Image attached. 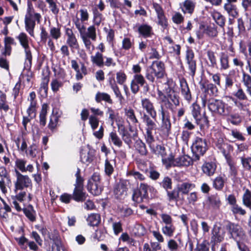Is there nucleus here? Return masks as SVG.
<instances>
[{"mask_svg": "<svg viewBox=\"0 0 251 251\" xmlns=\"http://www.w3.org/2000/svg\"><path fill=\"white\" fill-rule=\"evenodd\" d=\"M151 116L146 114L142 117L143 123L145 125L146 135L145 138L147 142L153 140V133H155L157 126Z\"/></svg>", "mask_w": 251, "mask_h": 251, "instance_id": "20e7f679", "label": "nucleus"}, {"mask_svg": "<svg viewBox=\"0 0 251 251\" xmlns=\"http://www.w3.org/2000/svg\"><path fill=\"white\" fill-rule=\"evenodd\" d=\"M152 6L157 15L158 24L161 25L163 29L166 28L168 26V22L162 6L155 2H152Z\"/></svg>", "mask_w": 251, "mask_h": 251, "instance_id": "9b49d317", "label": "nucleus"}, {"mask_svg": "<svg viewBox=\"0 0 251 251\" xmlns=\"http://www.w3.org/2000/svg\"><path fill=\"white\" fill-rule=\"evenodd\" d=\"M217 166L214 162H206L201 167L202 172L209 176H213L216 171Z\"/></svg>", "mask_w": 251, "mask_h": 251, "instance_id": "393cba45", "label": "nucleus"}, {"mask_svg": "<svg viewBox=\"0 0 251 251\" xmlns=\"http://www.w3.org/2000/svg\"><path fill=\"white\" fill-rule=\"evenodd\" d=\"M127 79L126 74L122 71H120L116 73V80L120 85H124Z\"/></svg>", "mask_w": 251, "mask_h": 251, "instance_id": "13d9d810", "label": "nucleus"}, {"mask_svg": "<svg viewBox=\"0 0 251 251\" xmlns=\"http://www.w3.org/2000/svg\"><path fill=\"white\" fill-rule=\"evenodd\" d=\"M23 210L30 221L34 222L36 220V212L31 205H28L26 207L23 208Z\"/></svg>", "mask_w": 251, "mask_h": 251, "instance_id": "2f4dec72", "label": "nucleus"}, {"mask_svg": "<svg viewBox=\"0 0 251 251\" xmlns=\"http://www.w3.org/2000/svg\"><path fill=\"white\" fill-rule=\"evenodd\" d=\"M76 28L78 30L80 36L90 38L92 41H96L97 39L96 29L94 25L89 26L86 30L84 24H82L81 21H77L76 23Z\"/></svg>", "mask_w": 251, "mask_h": 251, "instance_id": "6e6552de", "label": "nucleus"}, {"mask_svg": "<svg viewBox=\"0 0 251 251\" xmlns=\"http://www.w3.org/2000/svg\"><path fill=\"white\" fill-rule=\"evenodd\" d=\"M48 106L47 104H43L42 110L40 113V124L42 126H45L46 124V115L47 114Z\"/></svg>", "mask_w": 251, "mask_h": 251, "instance_id": "a19ab883", "label": "nucleus"}, {"mask_svg": "<svg viewBox=\"0 0 251 251\" xmlns=\"http://www.w3.org/2000/svg\"><path fill=\"white\" fill-rule=\"evenodd\" d=\"M186 59L187 65L189 70V74L193 77L196 74L197 69L196 61L194 59V54L192 50H187Z\"/></svg>", "mask_w": 251, "mask_h": 251, "instance_id": "dca6fc26", "label": "nucleus"}, {"mask_svg": "<svg viewBox=\"0 0 251 251\" xmlns=\"http://www.w3.org/2000/svg\"><path fill=\"white\" fill-rule=\"evenodd\" d=\"M80 18L79 19L78 18H76L75 19H73V22L76 26V23H77V21L79 22L81 21L82 24H84L83 22L85 21H87L89 18V14L88 12V10L86 9H81L79 10Z\"/></svg>", "mask_w": 251, "mask_h": 251, "instance_id": "e433bc0d", "label": "nucleus"}, {"mask_svg": "<svg viewBox=\"0 0 251 251\" xmlns=\"http://www.w3.org/2000/svg\"><path fill=\"white\" fill-rule=\"evenodd\" d=\"M196 3L192 0H185L180 4V8L184 14H192L194 11Z\"/></svg>", "mask_w": 251, "mask_h": 251, "instance_id": "6ab92c4d", "label": "nucleus"}, {"mask_svg": "<svg viewBox=\"0 0 251 251\" xmlns=\"http://www.w3.org/2000/svg\"><path fill=\"white\" fill-rule=\"evenodd\" d=\"M225 183V180L224 178L221 176H218L216 177L213 181V187L217 190H221Z\"/></svg>", "mask_w": 251, "mask_h": 251, "instance_id": "5fc2aeb1", "label": "nucleus"}, {"mask_svg": "<svg viewBox=\"0 0 251 251\" xmlns=\"http://www.w3.org/2000/svg\"><path fill=\"white\" fill-rule=\"evenodd\" d=\"M242 82L246 87V90L251 88V76L245 72L243 73Z\"/></svg>", "mask_w": 251, "mask_h": 251, "instance_id": "69168bd1", "label": "nucleus"}, {"mask_svg": "<svg viewBox=\"0 0 251 251\" xmlns=\"http://www.w3.org/2000/svg\"><path fill=\"white\" fill-rule=\"evenodd\" d=\"M127 188L126 182H122L118 184L114 189V194L116 198L122 199L126 195Z\"/></svg>", "mask_w": 251, "mask_h": 251, "instance_id": "5701e85b", "label": "nucleus"}, {"mask_svg": "<svg viewBox=\"0 0 251 251\" xmlns=\"http://www.w3.org/2000/svg\"><path fill=\"white\" fill-rule=\"evenodd\" d=\"M147 143L149 145L151 150L153 153L156 154H160V155L162 156V157L164 156V155L165 154L164 147L161 145H156L155 144L154 138L153 139V141H151V143Z\"/></svg>", "mask_w": 251, "mask_h": 251, "instance_id": "c756f323", "label": "nucleus"}, {"mask_svg": "<svg viewBox=\"0 0 251 251\" xmlns=\"http://www.w3.org/2000/svg\"><path fill=\"white\" fill-rule=\"evenodd\" d=\"M226 229L229 238L234 240L237 243L242 242L246 238L243 228L238 224L229 222L226 226Z\"/></svg>", "mask_w": 251, "mask_h": 251, "instance_id": "f03ea898", "label": "nucleus"}, {"mask_svg": "<svg viewBox=\"0 0 251 251\" xmlns=\"http://www.w3.org/2000/svg\"><path fill=\"white\" fill-rule=\"evenodd\" d=\"M133 231L134 234L138 236H143L146 233L145 227L143 225L139 224L135 225Z\"/></svg>", "mask_w": 251, "mask_h": 251, "instance_id": "c03bdc74", "label": "nucleus"}, {"mask_svg": "<svg viewBox=\"0 0 251 251\" xmlns=\"http://www.w3.org/2000/svg\"><path fill=\"white\" fill-rule=\"evenodd\" d=\"M71 63L72 68L76 72V79L78 80L82 79L83 75L87 74V69L84 64H81V68L79 69V65L75 60H72Z\"/></svg>", "mask_w": 251, "mask_h": 251, "instance_id": "f3484780", "label": "nucleus"}, {"mask_svg": "<svg viewBox=\"0 0 251 251\" xmlns=\"http://www.w3.org/2000/svg\"><path fill=\"white\" fill-rule=\"evenodd\" d=\"M87 221L91 226H98L100 221V217L98 214H91L88 217Z\"/></svg>", "mask_w": 251, "mask_h": 251, "instance_id": "4c0bfd02", "label": "nucleus"}, {"mask_svg": "<svg viewBox=\"0 0 251 251\" xmlns=\"http://www.w3.org/2000/svg\"><path fill=\"white\" fill-rule=\"evenodd\" d=\"M243 204L249 208H251V192L247 190L243 196Z\"/></svg>", "mask_w": 251, "mask_h": 251, "instance_id": "603ef678", "label": "nucleus"}, {"mask_svg": "<svg viewBox=\"0 0 251 251\" xmlns=\"http://www.w3.org/2000/svg\"><path fill=\"white\" fill-rule=\"evenodd\" d=\"M95 100L97 102H100L102 100L110 104H112L113 102L110 96L108 94L104 92H98L95 96Z\"/></svg>", "mask_w": 251, "mask_h": 251, "instance_id": "72a5a7b5", "label": "nucleus"}, {"mask_svg": "<svg viewBox=\"0 0 251 251\" xmlns=\"http://www.w3.org/2000/svg\"><path fill=\"white\" fill-rule=\"evenodd\" d=\"M132 199L134 201L137 203H141L143 201L144 199L147 198L143 195L139 189L137 188L134 189L133 191Z\"/></svg>", "mask_w": 251, "mask_h": 251, "instance_id": "58836bf2", "label": "nucleus"}, {"mask_svg": "<svg viewBox=\"0 0 251 251\" xmlns=\"http://www.w3.org/2000/svg\"><path fill=\"white\" fill-rule=\"evenodd\" d=\"M158 112L161 116V128L164 133L169 135L171 132V123L170 113L168 110L159 109Z\"/></svg>", "mask_w": 251, "mask_h": 251, "instance_id": "1a4fd4ad", "label": "nucleus"}, {"mask_svg": "<svg viewBox=\"0 0 251 251\" xmlns=\"http://www.w3.org/2000/svg\"><path fill=\"white\" fill-rule=\"evenodd\" d=\"M88 190L93 195L95 196L99 195L102 191L101 184L94 183L88 182L87 184Z\"/></svg>", "mask_w": 251, "mask_h": 251, "instance_id": "cd10ccee", "label": "nucleus"}, {"mask_svg": "<svg viewBox=\"0 0 251 251\" xmlns=\"http://www.w3.org/2000/svg\"><path fill=\"white\" fill-rule=\"evenodd\" d=\"M180 86L181 88V93L184 98L187 101L191 100L192 96L188 85L184 78L180 80Z\"/></svg>", "mask_w": 251, "mask_h": 251, "instance_id": "aec40b11", "label": "nucleus"}, {"mask_svg": "<svg viewBox=\"0 0 251 251\" xmlns=\"http://www.w3.org/2000/svg\"><path fill=\"white\" fill-rule=\"evenodd\" d=\"M109 137L110 139L114 145L118 147H121L122 146V141L116 132H111L110 133Z\"/></svg>", "mask_w": 251, "mask_h": 251, "instance_id": "8fccbe9b", "label": "nucleus"}, {"mask_svg": "<svg viewBox=\"0 0 251 251\" xmlns=\"http://www.w3.org/2000/svg\"><path fill=\"white\" fill-rule=\"evenodd\" d=\"M73 199L76 201H83L86 199V193L83 192V188L75 187L73 194Z\"/></svg>", "mask_w": 251, "mask_h": 251, "instance_id": "bb28decb", "label": "nucleus"}, {"mask_svg": "<svg viewBox=\"0 0 251 251\" xmlns=\"http://www.w3.org/2000/svg\"><path fill=\"white\" fill-rule=\"evenodd\" d=\"M207 204L209 208H219L221 205L220 197L217 194L210 196L207 199Z\"/></svg>", "mask_w": 251, "mask_h": 251, "instance_id": "4be33fe9", "label": "nucleus"}, {"mask_svg": "<svg viewBox=\"0 0 251 251\" xmlns=\"http://www.w3.org/2000/svg\"><path fill=\"white\" fill-rule=\"evenodd\" d=\"M143 87L144 92L149 91V86L144 77L141 74H135L130 83V89L132 93L135 94L139 91V86Z\"/></svg>", "mask_w": 251, "mask_h": 251, "instance_id": "423d86ee", "label": "nucleus"}, {"mask_svg": "<svg viewBox=\"0 0 251 251\" xmlns=\"http://www.w3.org/2000/svg\"><path fill=\"white\" fill-rule=\"evenodd\" d=\"M25 23L26 31L30 36H33L35 22L33 19V12L31 9L27 10V13L25 16Z\"/></svg>", "mask_w": 251, "mask_h": 251, "instance_id": "2eb2a0df", "label": "nucleus"}, {"mask_svg": "<svg viewBox=\"0 0 251 251\" xmlns=\"http://www.w3.org/2000/svg\"><path fill=\"white\" fill-rule=\"evenodd\" d=\"M192 164L191 158L187 155H183L175 158L174 160V166H189Z\"/></svg>", "mask_w": 251, "mask_h": 251, "instance_id": "412c9836", "label": "nucleus"}, {"mask_svg": "<svg viewBox=\"0 0 251 251\" xmlns=\"http://www.w3.org/2000/svg\"><path fill=\"white\" fill-rule=\"evenodd\" d=\"M17 39L19 40L21 45L24 48L29 47L28 39L25 33L24 32L21 33L17 37Z\"/></svg>", "mask_w": 251, "mask_h": 251, "instance_id": "de8ad7c7", "label": "nucleus"}, {"mask_svg": "<svg viewBox=\"0 0 251 251\" xmlns=\"http://www.w3.org/2000/svg\"><path fill=\"white\" fill-rule=\"evenodd\" d=\"M89 123L93 130H95L99 126V120L95 115H91L89 118Z\"/></svg>", "mask_w": 251, "mask_h": 251, "instance_id": "e2e57ef3", "label": "nucleus"}, {"mask_svg": "<svg viewBox=\"0 0 251 251\" xmlns=\"http://www.w3.org/2000/svg\"><path fill=\"white\" fill-rule=\"evenodd\" d=\"M237 2V0H225L223 8L229 16L235 18L238 15Z\"/></svg>", "mask_w": 251, "mask_h": 251, "instance_id": "4468645a", "label": "nucleus"}, {"mask_svg": "<svg viewBox=\"0 0 251 251\" xmlns=\"http://www.w3.org/2000/svg\"><path fill=\"white\" fill-rule=\"evenodd\" d=\"M125 113H126V115L127 117V118L133 124H136L138 122V121L135 116L134 110L133 109H126Z\"/></svg>", "mask_w": 251, "mask_h": 251, "instance_id": "bf43d9fd", "label": "nucleus"}, {"mask_svg": "<svg viewBox=\"0 0 251 251\" xmlns=\"http://www.w3.org/2000/svg\"><path fill=\"white\" fill-rule=\"evenodd\" d=\"M207 149L206 141L200 137H197L192 146L194 159L198 160L201 156L203 155Z\"/></svg>", "mask_w": 251, "mask_h": 251, "instance_id": "39448f33", "label": "nucleus"}, {"mask_svg": "<svg viewBox=\"0 0 251 251\" xmlns=\"http://www.w3.org/2000/svg\"><path fill=\"white\" fill-rule=\"evenodd\" d=\"M134 45L133 40H131L128 37H125L122 40V49L125 50H129Z\"/></svg>", "mask_w": 251, "mask_h": 251, "instance_id": "4d7b16f0", "label": "nucleus"}, {"mask_svg": "<svg viewBox=\"0 0 251 251\" xmlns=\"http://www.w3.org/2000/svg\"><path fill=\"white\" fill-rule=\"evenodd\" d=\"M160 185L166 191L171 189L172 188V180L169 176H165L163 180L160 182Z\"/></svg>", "mask_w": 251, "mask_h": 251, "instance_id": "37998d69", "label": "nucleus"}, {"mask_svg": "<svg viewBox=\"0 0 251 251\" xmlns=\"http://www.w3.org/2000/svg\"><path fill=\"white\" fill-rule=\"evenodd\" d=\"M0 176L1 179L0 180V188L3 193H5L7 191L6 188L5 186L4 181L3 178H8V173L5 168L3 167H0Z\"/></svg>", "mask_w": 251, "mask_h": 251, "instance_id": "473e14b6", "label": "nucleus"}, {"mask_svg": "<svg viewBox=\"0 0 251 251\" xmlns=\"http://www.w3.org/2000/svg\"><path fill=\"white\" fill-rule=\"evenodd\" d=\"M169 93L166 97H164L163 103H161L159 108L165 110L169 109L174 112L176 107L179 105V97L175 91H170Z\"/></svg>", "mask_w": 251, "mask_h": 251, "instance_id": "7ed1b4c3", "label": "nucleus"}, {"mask_svg": "<svg viewBox=\"0 0 251 251\" xmlns=\"http://www.w3.org/2000/svg\"><path fill=\"white\" fill-rule=\"evenodd\" d=\"M165 75V68L163 62L159 61H153L147 70L146 77L150 82H153L155 77L162 78Z\"/></svg>", "mask_w": 251, "mask_h": 251, "instance_id": "f257e3e1", "label": "nucleus"}, {"mask_svg": "<svg viewBox=\"0 0 251 251\" xmlns=\"http://www.w3.org/2000/svg\"><path fill=\"white\" fill-rule=\"evenodd\" d=\"M176 227L173 224L165 225L162 227V233L169 237H172L173 236Z\"/></svg>", "mask_w": 251, "mask_h": 251, "instance_id": "ea45409f", "label": "nucleus"}, {"mask_svg": "<svg viewBox=\"0 0 251 251\" xmlns=\"http://www.w3.org/2000/svg\"><path fill=\"white\" fill-rule=\"evenodd\" d=\"M137 31L139 34L144 38L151 37L153 35L152 27L146 24L139 25Z\"/></svg>", "mask_w": 251, "mask_h": 251, "instance_id": "a211bd4d", "label": "nucleus"}, {"mask_svg": "<svg viewBox=\"0 0 251 251\" xmlns=\"http://www.w3.org/2000/svg\"><path fill=\"white\" fill-rule=\"evenodd\" d=\"M54 75L59 78L64 79L66 74L65 70L60 66H56L52 68Z\"/></svg>", "mask_w": 251, "mask_h": 251, "instance_id": "6e6d98bb", "label": "nucleus"}, {"mask_svg": "<svg viewBox=\"0 0 251 251\" xmlns=\"http://www.w3.org/2000/svg\"><path fill=\"white\" fill-rule=\"evenodd\" d=\"M80 37L85 45V47L87 50L92 52V51L94 49V46L91 41V38L83 36H80Z\"/></svg>", "mask_w": 251, "mask_h": 251, "instance_id": "3c124183", "label": "nucleus"}, {"mask_svg": "<svg viewBox=\"0 0 251 251\" xmlns=\"http://www.w3.org/2000/svg\"><path fill=\"white\" fill-rule=\"evenodd\" d=\"M16 180L14 182V191L17 193L18 190H22L24 188H27L31 184V180L26 175H22L19 171L15 169Z\"/></svg>", "mask_w": 251, "mask_h": 251, "instance_id": "0eeeda50", "label": "nucleus"}, {"mask_svg": "<svg viewBox=\"0 0 251 251\" xmlns=\"http://www.w3.org/2000/svg\"><path fill=\"white\" fill-rule=\"evenodd\" d=\"M191 112L193 117L196 121L199 120L201 118V108L200 106L196 103H194L191 106Z\"/></svg>", "mask_w": 251, "mask_h": 251, "instance_id": "49530a36", "label": "nucleus"}, {"mask_svg": "<svg viewBox=\"0 0 251 251\" xmlns=\"http://www.w3.org/2000/svg\"><path fill=\"white\" fill-rule=\"evenodd\" d=\"M217 148L220 150V151L225 156H226L227 154L226 150V148L227 147L228 145L224 143L223 138H219L216 144Z\"/></svg>", "mask_w": 251, "mask_h": 251, "instance_id": "a18cd8bd", "label": "nucleus"}, {"mask_svg": "<svg viewBox=\"0 0 251 251\" xmlns=\"http://www.w3.org/2000/svg\"><path fill=\"white\" fill-rule=\"evenodd\" d=\"M204 32L207 34L209 36L214 37L217 35L218 31L217 28L214 26H208L204 29Z\"/></svg>", "mask_w": 251, "mask_h": 251, "instance_id": "774afa93", "label": "nucleus"}, {"mask_svg": "<svg viewBox=\"0 0 251 251\" xmlns=\"http://www.w3.org/2000/svg\"><path fill=\"white\" fill-rule=\"evenodd\" d=\"M166 191L168 199L169 201H177V199L179 196V192L178 191L174 190L172 191H169L168 190Z\"/></svg>", "mask_w": 251, "mask_h": 251, "instance_id": "0e129e2a", "label": "nucleus"}, {"mask_svg": "<svg viewBox=\"0 0 251 251\" xmlns=\"http://www.w3.org/2000/svg\"><path fill=\"white\" fill-rule=\"evenodd\" d=\"M236 71L234 69L229 71L228 74L225 75V87L226 89H231L233 85L235 78L234 77Z\"/></svg>", "mask_w": 251, "mask_h": 251, "instance_id": "b1692460", "label": "nucleus"}, {"mask_svg": "<svg viewBox=\"0 0 251 251\" xmlns=\"http://www.w3.org/2000/svg\"><path fill=\"white\" fill-rule=\"evenodd\" d=\"M93 21L95 25H99L102 20V15L100 13L97 8L93 9Z\"/></svg>", "mask_w": 251, "mask_h": 251, "instance_id": "09e8293b", "label": "nucleus"}, {"mask_svg": "<svg viewBox=\"0 0 251 251\" xmlns=\"http://www.w3.org/2000/svg\"><path fill=\"white\" fill-rule=\"evenodd\" d=\"M92 63L100 68L103 67L104 56L101 52L97 51L94 55L90 57Z\"/></svg>", "mask_w": 251, "mask_h": 251, "instance_id": "a878e982", "label": "nucleus"}, {"mask_svg": "<svg viewBox=\"0 0 251 251\" xmlns=\"http://www.w3.org/2000/svg\"><path fill=\"white\" fill-rule=\"evenodd\" d=\"M228 55L225 52H222L220 55V70L221 71L227 70L229 68Z\"/></svg>", "mask_w": 251, "mask_h": 251, "instance_id": "c85d7f7f", "label": "nucleus"}, {"mask_svg": "<svg viewBox=\"0 0 251 251\" xmlns=\"http://www.w3.org/2000/svg\"><path fill=\"white\" fill-rule=\"evenodd\" d=\"M123 141L126 144L128 145L130 147L132 143L131 136L130 134L126 130H125L120 133Z\"/></svg>", "mask_w": 251, "mask_h": 251, "instance_id": "338daca9", "label": "nucleus"}, {"mask_svg": "<svg viewBox=\"0 0 251 251\" xmlns=\"http://www.w3.org/2000/svg\"><path fill=\"white\" fill-rule=\"evenodd\" d=\"M225 235V229L221 226L214 225L211 231V243L215 244L222 242Z\"/></svg>", "mask_w": 251, "mask_h": 251, "instance_id": "9d476101", "label": "nucleus"}, {"mask_svg": "<svg viewBox=\"0 0 251 251\" xmlns=\"http://www.w3.org/2000/svg\"><path fill=\"white\" fill-rule=\"evenodd\" d=\"M201 89H204L205 92L209 93L214 96H216L218 92V89L215 84L209 83L207 84L203 83L201 84Z\"/></svg>", "mask_w": 251, "mask_h": 251, "instance_id": "c9c22d12", "label": "nucleus"}, {"mask_svg": "<svg viewBox=\"0 0 251 251\" xmlns=\"http://www.w3.org/2000/svg\"><path fill=\"white\" fill-rule=\"evenodd\" d=\"M134 147L135 150L141 155H146L148 151L145 144L139 139L136 140L134 143Z\"/></svg>", "mask_w": 251, "mask_h": 251, "instance_id": "7c9ffc66", "label": "nucleus"}, {"mask_svg": "<svg viewBox=\"0 0 251 251\" xmlns=\"http://www.w3.org/2000/svg\"><path fill=\"white\" fill-rule=\"evenodd\" d=\"M208 108L212 112L222 115L224 112V102L220 100H209Z\"/></svg>", "mask_w": 251, "mask_h": 251, "instance_id": "f8f14e48", "label": "nucleus"}, {"mask_svg": "<svg viewBox=\"0 0 251 251\" xmlns=\"http://www.w3.org/2000/svg\"><path fill=\"white\" fill-rule=\"evenodd\" d=\"M195 187V185L193 183L184 182L181 184L179 187V191L183 194H187L189 191Z\"/></svg>", "mask_w": 251, "mask_h": 251, "instance_id": "79ce46f5", "label": "nucleus"}, {"mask_svg": "<svg viewBox=\"0 0 251 251\" xmlns=\"http://www.w3.org/2000/svg\"><path fill=\"white\" fill-rule=\"evenodd\" d=\"M212 16L216 23L221 27H224L225 25L226 19L219 12L214 11L212 13Z\"/></svg>", "mask_w": 251, "mask_h": 251, "instance_id": "f704fd0d", "label": "nucleus"}, {"mask_svg": "<svg viewBox=\"0 0 251 251\" xmlns=\"http://www.w3.org/2000/svg\"><path fill=\"white\" fill-rule=\"evenodd\" d=\"M114 172V167L113 163L110 161L106 159L104 163V172L108 176H110Z\"/></svg>", "mask_w": 251, "mask_h": 251, "instance_id": "864d4df0", "label": "nucleus"}, {"mask_svg": "<svg viewBox=\"0 0 251 251\" xmlns=\"http://www.w3.org/2000/svg\"><path fill=\"white\" fill-rule=\"evenodd\" d=\"M9 106L6 103V97L5 94L1 93L0 95V109L7 112L9 110Z\"/></svg>", "mask_w": 251, "mask_h": 251, "instance_id": "052dcab7", "label": "nucleus"}, {"mask_svg": "<svg viewBox=\"0 0 251 251\" xmlns=\"http://www.w3.org/2000/svg\"><path fill=\"white\" fill-rule=\"evenodd\" d=\"M167 247L169 251H178L180 246L176 241L174 239H170L167 243Z\"/></svg>", "mask_w": 251, "mask_h": 251, "instance_id": "680f3d73", "label": "nucleus"}, {"mask_svg": "<svg viewBox=\"0 0 251 251\" xmlns=\"http://www.w3.org/2000/svg\"><path fill=\"white\" fill-rule=\"evenodd\" d=\"M141 104L143 109L155 121L156 119L157 112L153 103L148 98H143L141 100Z\"/></svg>", "mask_w": 251, "mask_h": 251, "instance_id": "ddd939ff", "label": "nucleus"}]
</instances>
